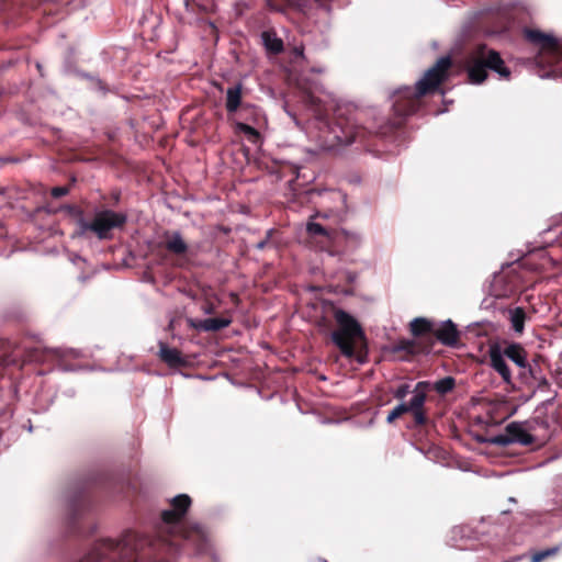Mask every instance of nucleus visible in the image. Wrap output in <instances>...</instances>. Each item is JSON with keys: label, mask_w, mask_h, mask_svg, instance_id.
<instances>
[{"label": "nucleus", "mask_w": 562, "mask_h": 562, "mask_svg": "<svg viewBox=\"0 0 562 562\" xmlns=\"http://www.w3.org/2000/svg\"><path fill=\"white\" fill-rule=\"evenodd\" d=\"M306 233L310 244L315 245L322 251L334 252V241L338 236L335 229H327L318 223L308 222Z\"/></svg>", "instance_id": "9"}, {"label": "nucleus", "mask_w": 562, "mask_h": 562, "mask_svg": "<svg viewBox=\"0 0 562 562\" xmlns=\"http://www.w3.org/2000/svg\"><path fill=\"white\" fill-rule=\"evenodd\" d=\"M409 330L411 334L415 337L416 340L419 341V344H427L429 345V352L432 351V348L435 346V324L428 318L425 317H416L409 323Z\"/></svg>", "instance_id": "11"}, {"label": "nucleus", "mask_w": 562, "mask_h": 562, "mask_svg": "<svg viewBox=\"0 0 562 562\" xmlns=\"http://www.w3.org/2000/svg\"><path fill=\"white\" fill-rule=\"evenodd\" d=\"M120 194L113 195V199L119 200Z\"/></svg>", "instance_id": "32"}, {"label": "nucleus", "mask_w": 562, "mask_h": 562, "mask_svg": "<svg viewBox=\"0 0 562 562\" xmlns=\"http://www.w3.org/2000/svg\"><path fill=\"white\" fill-rule=\"evenodd\" d=\"M409 393H413L411 385L408 383H403L393 392V395L396 400L403 401Z\"/></svg>", "instance_id": "24"}, {"label": "nucleus", "mask_w": 562, "mask_h": 562, "mask_svg": "<svg viewBox=\"0 0 562 562\" xmlns=\"http://www.w3.org/2000/svg\"><path fill=\"white\" fill-rule=\"evenodd\" d=\"M162 247L176 256H184L189 249L179 232H166Z\"/></svg>", "instance_id": "17"}, {"label": "nucleus", "mask_w": 562, "mask_h": 562, "mask_svg": "<svg viewBox=\"0 0 562 562\" xmlns=\"http://www.w3.org/2000/svg\"><path fill=\"white\" fill-rule=\"evenodd\" d=\"M454 385H456V380L452 376H446L443 379L438 380L434 384V389L439 394L443 395V394L451 392L454 389Z\"/></svg>", "instance_id": "22"}, {"label": "nucleus", "mask_w": 562, "mask_h": 562, "mask_svg": "<svg viewBox=\"0 0 562 562\" xmlns=\"http://www.w3.org/2000/svg\"><path fill=\"white\" fill-rule=\"evenodd\" d=\"M69 192H70V186L54 187L50 190V195L54 199H59L61 196L67 195Z\"/></svg>", "instance_id": "25"}, {"label": "nucleus", "mask_w": 562, "mask_h": 562, "mask_svg": "<svg viewBox=\"0 0 562 562\" xmlns=\"http://www.w3.org/2000/svg\"><path fill=\"white\" fill-rule=\"evenodd\" d=\"M23 357L24 362L44 363L50 360L61 359L64 353L60 349H52L37 346L25 348Z\"/></svg>", "instance_id": "13"}, {"label": "nucleus", "mask_w": 562, "mask_h": 562, "mask_svg": "<svg viewBox=\"0 0 562 562\" xmlns=\"http://www.w3.org/2000/svg\"><path fill=\"white\" fill-rule=\"evenodd\" d=\"M232 324V318L229 317H215V318H205L191 321V326L201 331H218Z\"/></svg>", "instance_id": "16"}, {"label": "nucleus", "mask_w": 562, "mask_h": 562, "mask_svg": "<svg viewBox=\"0 0 562 562\" xmlns=\"http://www.w3.org/2000/svg\"><path fill=\"white\" fill-rule=\"evenodd\" d=\"M468 79L473 85H480L487 78V69L497 72L502 78L508 79L510 70L505 66L499 53L488 48L485 44L477 45L464 60Z\"/></svg>", "instance_id": "5"}, {"label": "nucleus", "mask_w": 562, "mask_h": 562, "mask_svg": "<svg viewBox=\"0 0 562 562\" xmlns=\"http://www.w3.org/2000/svg\"><path fill=\"white\" fill-rule=\"evenodd\" d=\"M120 194L113 195V199L119 200Z\"/></svg>", "instance_id": "31"}, {"label": "nucleus", "mask_w": 562, "mask_h": 562, "mask_svg": "<svg viewBox=\"0 0 562 562\" xmlns=\"http://www.w3.org/2000/svg\"><path fill=\"white\" fill-rule=\"evenodd\" d=\"M159 359L166 363L169 368H182L188 364L187 359L177 348H170L168 344L164 341L158 342Z\"/></svg>", "instance_id": "15"}, {"label": "nucleus", "mask_w": 562, "mask_h": 562, "mask_svg": "<svg viewBox=\"0 0 562 562\" xmlns=\"http://www.w3.org/2000/svg\"><path fill=\"white\" fill-rule=\"evenodd\" d=\"M243 100V85L240 82L228 87L226 91L225 108L228 113H235L241 105Z\"/></svg>", "instance_id": "19"}, {"label": "nucleus", "mask_w": 562, "mask_h": 562, "mask_svg": "<svg viewBox=\"0 0 562 562\" xmlns=\"http://www.w3.org/2000/svg\"><path fill=\"white\" fill-rule=\"evenodd\" d=\"M506 360L516 366L520 380L537 378V369L528 361V351L521 344L509 340L492 342L488 346L490 367L499 374L506 385L514 387L513 374Z\"/></svg>", "instance_id": "3"}, {"label": "nucleus", "mask_w": 562, "mask_h": 562, "mask_svg": "<svg viewBox=\"0 0 562 562\" xmlns=\"http://www.w3.org/2000/svg\"><path fill=\"white\" fill-rule=\"evenodd\" d=\"M491 442L503 447H506L510 443L530 446L535 442V437L526 429H524L520 423L513 422L505 427V434L493 437Z\"/></svg>", "instance_id": "8"}, {"label": "nucleus", "mask_w": 562, "mask_h": 562, "mask_svg": "<svg viewBox=\"0 0 562 562\" xmlns=\"http://www.w3.org/2000/svg\"><path fill=\"white\" fill-rule=\"evenodd\" d=\"M334 318L338 329L331 334L333 342L346 358L364 363L368 355L367 338L359 322L346 311L337 307H334Z\"/></svg>", "instance_id": "4"}, {"label": "nucleus", "mask_w": 562, "mask_h": 562, "mask_svg": "<svg viewBox=\"0 0 562 562\" xmlns=\"http://www.w3.org/2000/svg\"><path fill=\"white\" fill-rule=\"evenodd\" d=\"M559 552V547L548 548L537 551L531 555V562H542L546 559L554 557Z\"/></svg>", "instance_id": "23"}, {"label": "nucleus", "mask_w": 562, "mask_h": 562, "mask_svg": "<svg viewBox=\"0 0 562 562\" xmlns=\"http://www.w3.org/2000/svg\"><path fill=\"white\" fill-rule=\"evenodd\" d=\"M532 379L538 382L537 386L539 390H542V391L549 390V387H550L549 381L544 376H541L538 371H537V378H532Z\"/></svg>", "instance_id": "27"}, {"label": "nucleus", "mask_w": 562, "mask_h": 562, "mask_svg": "<svg viewBox=\"0 0 562 562\" xmlns=\"http://www.w3.org/2000/svg\"><path fill=\"white\" fill-rule=\"evenodd\" d=\"M394 350L397 352L403 351L408 356L430 353L428 342L419 344V341L416 339H414V340L402 339L395 345Z\"/></svg>", "instance_id": "18"}, {"label": "nucleus", "mask_w": 562, "mask_h": 562, "mask_svg": "<svg viewBox=\"0 0 562 562\" xmlns=\"http://www.w3.org/2000/svg\"><path fill=\"white\" fill-rule=\"evenodd\" d=\"M509 314V322L512 329L518 334L521 335L525 329V322L527 319L526 311L524 307H515L508 311Z\"/></svg>", "instance_id": "21"}, {"label": "nucleus", "mask_w": 562, "mask_h": 562, "mask_svg": "<svg viewBox=\"0 0 562 562\" xmlns=\"http://www.w3.org/2000/svg\"><path fill=\"white\" fill-rule=\"evenodd\" d=\"M127 222L125 213L112 210H102L94 214L92 221L87 222L80 218L79 225L82 232H92L99 239L105 240L113 237L114 228H123Z\"/></svg>", "instance_id": "7"}, {"label": "nucleus", "mask_w": 562, "mask_h": 562, "mask_svg": "<svg viewBox=\"0 0 562 562\" xmlns=\"http://www.w3.org/2000/svg\"><path fill=\"white\" fill-rule=\"evenodd\" d=\"M238 127H239V130H240L241 132H244V133H245L246 135H248V136L259 137V133H258V131H257L255 127H252V126H250V125H248V124L239 123V124H238Z\"/></svg>", "instance_id": "26"}, {"label": "nucleus", "mask_w": 562, "mask_h": 562, "mask_svg": "<svg viewBox=\"0 0 562 562\" xmlns=\"http://www.w3.org/2000/svg\"><path fill=\"white\" fill-rule=\"evenodd\" d=\"M169 504L170 507L160 514L153 538L127 531L117 541L100 540L80 562H138L143 557L153 558V562H171V557L181 547H192L198 552L204 550L206 529L201 524L186 521L191 497L179 494Z\"/></svg>", "instance_id": "2"}, {"label": "nucleus", "mask_w": 562, "mask_h": 562, "mask_svg": "<svg viewBox=\"0 0 562 562\" xmlns=\"http://www.w3.org/2000/svg\"><path fill=\"white\" fill-rule=\"evenodd\" d=\"M271 234H272V231H268L266 238L260 240L259 243H257L256 248L259 250L265 249L266 246L269 244V238H270Z\"/></svg>", "instance_id": "28"}, {"label": "nucleus", "mask_w": 562, "mask_h": 562, "mask_svg": "<svg viewBox=\"0 0 562 562\" xmlns=\"http://www.w3.org/2000/svg\"><path fill=\"white\" fill-rule=\"evenodd\" d=\"M261 38L268 53L278 55L283 52V41L274 32L265 31L261 34Z\"/></svg>", "instance_id": "20"}, {"label": "nucleus", "mask_w": 562, "mask_h": 562, "mask_svg": "<svg viewBox=\"0 0 562 562\" xmlns=\"http://www.w3.org/2000/svg\"><path fill=\"white\" fill-rule=\"evenodd\" d=\"M430 382L419 381L413 389V397L409 402H403L395 406L386 416V422L393 424L397 418L404 414H412L416 426L422 427L427 425L428 415L425 407L427 400V392L430 390Z\"/></svg>", "instance_id": "6"}, {"label": "nucleus", "mask_w": 562, "mask_h": 562, "mask_svg": "<svg viewBox=\"0 0 562 562\" xmlns=\"http://www.w3.org/2000/svg\"><path fill=\"white\" fill-rule=\"evenodd\" d=\"M434 339L439 340L445 346L457 347L460 341V331L453 322L448 319L440 327H435Z\"/></svg>", "instance_id": "14"}, {"label": "nucleus", "mask_w": 562, "mask_h": 562, "mask_svg": "<svg viewBox=\"0 0 562 562\" xmlns=\"http://www.w3.org/2000/svg\"><path fill=\"white\" fill-rule=\"evenodd\" d=\"M451 66L450 57H441L414 88L404 86L394 90L390 95L392 115L384 122H379L371 109H360L351 103L337 105L330 120L316 119V143L323 150L338 154L351 145L369 147L375 137L396 142L406 120L425 105L424 98L434 94L449 78Z\"/></svg>", "instance_id": "1"}, {"label": "nucleus", "mask_w": 562, "mask_h": 562, "mask_svg": "<svg viewBox=\"0 0 562 562\" xmlns=\"http://www.w3.org/2000/svg\"><path fill=\"white\" fill-rule=\"evenodd\" d=\"M524 36L529 43L539 46L543 52L554 55L560 52L558 41L552 35L546 34L540 30L525 29Z\"/></svg>", "instance_id": "12"}, {"label": "nucleus", "mask_w": 562, "mask_h": 562, "mask_svg": "<svg viewBox=\"0 0 562 562\" xmlns=\"http://www.w3.org/2000/svg\"><path fill=\"white\" fill-rule=\"evenodd\" d=\"M64 209L67 210L71 214H80L79 209L75 205H66V206H64Z\"/></svg>", "instance_id": "30"}, {"label": "nucleus", "mask_w": 562, "mask_h": 562, "mask_svg": "<svg viewBox=\"0 0 562 562\" xmlns=\"http://www.w3.org/2000/svg\"><path fill=\"white\" fill-rule=\"evenodd\" d=\"M202 311L205 313V314H214L215 313V306L212 302H204L203 305H202Z\"/></svg>", "instance_id": "29"}, {"label": "nucleus", "mask_w": 562, "mask_h": 562, "mask_svg": "<svg viewBox=\"0 0 562 562\" xmlns=\"http://www.w3.org/2000/svg\"><path fill=\"white\" fill-rule=\"evenodd\" d=\"M89 507L90 497L87 493L80 492L71 498L69 503V528L72 533H82L78 524L80 517L89 509Z\"/></svg>", "instance_id": "10"}]
</instances>
